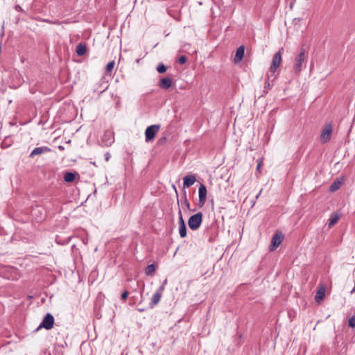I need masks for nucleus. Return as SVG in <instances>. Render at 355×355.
<instances>
[{
  "label": "nucleus",
  "instance_id": "nucleus-29",
  "mask_svg": "<svg viewBox=\"0 0 355 355\" xmlns=\"http://www.w3.org/2000/svg\"><path fill=\"white\" fill-rule=\"evenodd\" d=\"M273 76H270V77L268 76V78H267V80L265 82V87H269L270 86V78H271ZM275 78H273V80Z\"/></svg>",
  "mask_w": 355,
  "mask_h": 355
},
{
  "label": "nucleus",
  "instance_id": "nucleus-5",
  "mask_svg": "<svg viewBox=\"0 0 355 355\" xmlns=\"http://www.w3.org/2000/svg\"><path fill=\"white\" fill-rule=\"evenodd\" d=\"M332 134V126L331 124H327L324 127L322 132L320 134V141L322 143H327L331 139V136Z\"/></svg>",
  "mask_w": 355,
  "mask_h": 355
},
{
  "label": "nucleus",
  "instance_id": "nucleus-14",
  "mask_svg": "<svg viewBox=\"0 0 355 355\" xmlns=\"http://www.w3.org/2000/svg\"><path fill=\"white\" fill-rule=\"evenodd\" d=\"M282 236L279 234H275L272 239V248L276 249L282 243Z\"/></svg>",
  "mask_w": 355,
  "mask_h": 355
},
{
  "label": "nucleus",
  "instance_id": "nucleus-7",
  "mask_svg": "<svg viewBox=\"0 0 355 355\" xmlns=\"http://www.w3.org/2000/svg\"><path fill=\"white\" fill-rule=\"evenodd\" d=\"M164 291V286H159V288L156 291V292L151 297V301L150 302V307L153 308L155 305H157L162 296V293Z\"/></svg>",
  "mask_w": 355,
  "mask_h": 355
},
{
  "label": "nucleus",
  "instance_id": "nucleus-32",
  "mask_svg": "<svg viewBox=\"0 0 355 355\" xmlns=\"http://www.w3.org/2000/svg\"><path fill=\"white\" fill-rule=\"evenodd\" d=\"M110 158V154L109 153H106L105 154V159L107 162Z\"/></svg>",
  "mask_w": 355,
  "mask_h": 355
},
{
  "label": "nucleus",
  "instance_id": "nucleus-19",
  "mask_svg": "<svg viewBox=\"0 0 355 355\" xmlns=\"http://www.w3.org/2000/svg\"><path fill=\"white\" fill-rule=\"evenodd\" d=\"M339 220V216L337 214H333L331 216L329 223V227L334 226Z\"/></svg>",
  "mask_w": 355,
  "mask_h": 355
},
{
  "label": "nucleus",
  "instance_id": "nucleus-30",
  "mask_svg": "<svg viewBox=\"0 0 355 355\" xmlns=\"http://www.w3.org/2000/svg\"><path fill=\"white\" fill-rule=\"evenodd\" d=\"M128 295V291H124L122 294H121V300H125L127 297Z\"/></svg>",
  "mask_w": 355,
  "mask_h": 355
},
{
  "label": "nucleus",
  "instance_id": "nucleus-21",
  "mask_svg": "<svg viewBox=\"0 0 355 355\" xmlns=\"http://www.w3.org/2000/svg\"><path fill=\"white\" fill-rule=\"evenodd\" d=\"M39 21L46 22L50 24H56L60 25L61 24V21L59 20H50L49 19H40Z\"/></svg>",
  "mask_w": 355,
  "mask_h": 355
},
{
  "label": "nucleus",
  "instance_id": "nucleus-1",
  "mask_svg": "<svg viewBox=\"0 0 355 355\" xmlns=\"http://www.w3.org/2000/svg\"><path fill=\"white\" fill-rule=\"evenodd\" d=\"M306 57L304 50H302L294 59L293 69L295 74H299L306 66Z\"/></svg>",
  "mask_w": 355,
  "mask_h": 355
},
{
  "label": "nucleus",
  "instance_id": "nucleus-17",
  "mask_svg": "<svg viewBox=\"0 0 355 355\" xmlns=\"http://www.w3.org/2000/svg\"><path fill=\"white\" fill-rule=\"evenodd\" d=\"M155 270H156L155 265L152 263V264L148 265L146 267V268L145 270V273L146 274V275L152 276L154 275Z\"/></svg>",
  "mask_w": 355,
  "mask_h": 355
},
{
  "label": "nucleus",
  "instance_id": "nucleus-15",
  "mask_svg": "<svg viewBox=\"0 0 355 355\" xmlns=\"http://www.w3.org/2000/svg\"><path fill=\"white\" fill-rule=\"evenodd\" d=\"M325 297V288L324 287H320L315 295V300L318 303H320L324 300Z\"/></svg>",
  "mask_w": 355,
  "mask_h": 355
},
{
  "label": "nucleus",
  "instance_id": "nucleus-33",
  "mask_svg": "<svg viewBox=\"0 0 355 355\" xmlns=\"http://www.w3.org/2000/svg\"><path fill=\"white\" fill-rule=\"evenodd\" d=\"M15 9L17 11H23L22 8L19 6H16Z\"/></svg>",
  "mask_w": 355,
  "mask_h": 355
},
{
  "label": "nucleus",
  "instance_id": "nucleus-23",
  "mask_svg": "<svg viewBox=\"0 0 355 355\" xmlns=\"http://www.w3.org/2000/svg\"><path fill=\"white\" fill-rule=\"evenodd\" d=\"M157 71L160 73H163L166 72V67L164 64L161 63L157 66Z\"/></svg>",
  "mask_w": 355,
  "mask_h": 355
},
{
  "label": "nucleus",
  "instance_id": "nucleus-38",
  "mask_svg": "<svg viewBox=\"0 0 355 355\" xmlns=\"http://www.w3.org/2000/svg\"><path fill=\"white\" fill-rule=\"evenodd\" d=\"M140 312L143 311L144 310L142 309H139Z\"/></svg>",
  "mask_w": 355,
  "mask_h": 355
},
{
  "label": "nucleus",
  "instance_id": "nucleus-28",
  "mask_svg": "<svg viewBox=\"0 0 355 355\" xmlns=\"http://www.w3.org/2000/svg\"><path fill=\"white\" fill-rule=\"evenodd\" d=\"M182 203L184 204L187 209H189L190 203L186 197L183 200H182Z\"/></svg>",
  "mask_w": 355,
  "mask_h": 355
},
{
  "label": "nucleus",
  "instance_id": "nucleus-31",
  "mask_svg": "<svg viewBox=\"0 0 355 355\" xmlns=\"http://www.w3.org/2000/svg\"><path fill=\"white\" fill-rule=\"evenodd\" d=\"M261 164H262V161L261 159H259L256 170H257V171H259V173H260V168L261 166Z\"/></svg>",
  "mask_w": 355,
  "mask_h": 355
},
{
  "label": "nucleus",
  "instance_id": "nucleus-6",
  "mask_svg": "<svg viewBox=\"0 0 355 355\" xmlns=\"http://www.w3.org/2000/svg\"><path fill=\"white\" fill-rule=\"evenodd\" d=\"M54 324V318L51 313H47L44 318L40 328L43 327L47 330L53 328Z\"/></svg>",
  "mask_w": 355,
  "mask_h": 355
},
{
  "label": "nucleus",
  "instance_id": "nucleus-12",
  "mask_svg": "<svg viewBox=\"0 0 355 355\" xmlns=\"http://www.w3.org/2000/svg\"><path fill=\"white\" fill-rule=\"evenodd\" d=\"M50 150V148L46 146L37 147L33 150V151L30 154V157H33L36 155H42Z\"/></svg>",
  "mask_w": 355,
  "mask_h": 355
},
{
  "label": "nucleus",
  "instance_id": "nucleus-8",
  "mask_svg": "<svg viewBox=\"0 0 355 355\" xmlns=\"http://www.w3.org/2000/svg\"><path fill=\"white\" fill-rule=\"evenodd\" d=\"M207 188L203 184H200L198 188L199 206L205 205L207 200Z\"/></svg>",
  "mask_w": 355,
  "mask_h": 355
},
{
  "label": "nucleus",
  "instance_id": "nucleus-26",
  "mask_svg": "<svg viewBox=\"0 0 355 355\" xmlns=\"http://www.w3.org/2000/svg\"><path fill=\"white\" fill-rule=\"evenodd\" d=\"M178 214H179V225H185L181 210H179Z\"/></svg>",
  "mask_w": 355,
  "mask_h": 355
},
{
  "label": "nucleus",
  "instance_id": "nucleus-3",
  "mask_svg": "<svg viewBox=\"0 0 355 355\" xmlns=\"http://www.w3.org/2000/svg\"><path fill=\"white\" fill-rule=\"evenodd\" d=\"M202 221V214L198 212L194 215H192L188 220V225L192 230H197Z\"/></svg>",
  "mask_w": 355,
  "mask_h": 355
},
{
  "label": "nucleus",
  "instance_id": "nucleus-4",
  "mask_svg": "<svg viewBox=\"0 0 355 355\" xmlns=\"http://www.w3.org/2000/svg\"><path fill=\"white\" fill-rule=\"evenodd\" d=\"M159 125H151L148 126L145 131L146 141H151L154 139L157 132L159 131Z\"/></svg>",
  "mask_w": 355,
  "mask_h": 355
},
{
  "label": "nucleus",
  "instance_id": "nucleus-39",
  "mask_svg": "<svg viewBox=\"0 0 355 355\" xmlns=\"http://www.w3.org/2000/svg\"><path fill=\"white\" fill-rule=\"evenodd\" d=\"M106 89H107V86H106L104 89H103V91L105 90Z\"/></svg>",
  "mask_w": 355,
  "mask_h": 355
},
{
  "label": "nucleus",
  "instance_id": "nucleus-11",
  "mask_svg": "<svg viewBox=\"0 0 355 355\" xmlns=\"http://www.w3.org/2000/svg\"><path fill=\"white\" fill-rule=\"evenodd\" d=\"M114 141L113 134L110 131H107L105 132L103 137V142L107 146H110Z\"/></svg>",
  "mask_w": 355,
  "mask_h": 355
},
{
  "label": "nucleus",
  "instance_id": "nucleus-24",
  "mask_svg": "<svg viewBox=\"0 0 355 355\" xmlns=\"http://www.w3.org/2000/svg\"><path fill=\"white\" fill-rule=\"evenodd\" d=\"M114 64H115L114 61H111V62H108L106 66V71L107 73L111 72L114 67Z\"/></svg>",
  "mask_w": 355,
  "mask_h": 355
},
{
  "label": "nucleus",
  "instance_id": "nucleus-34",
  "mask_svg": "<svg viewBox=\"0 0 355 355\" xmlns=\"http://www.w3.org/2000/svg\"><path fill=\"white\" fill-rule=\"evenodd\" d=\"M261 192H262V189H261V190L259 191V193L257 195V196H256V198H257V199L259 197V196L261 195Z\"/></svg>",
  "mask_w": 355,
  "mask_h": 355
},
{
  "label": "nucleus",
  "instance_id": "nucleus-2",
  "mask_svg": "<svg viewBox=\"0 0 355 355\" xmlns=\"http://www.w3.org/2000/svg\"><path fill=\"white\" fill-rule=\"evenodd\" d=\"M282 62V53L280 51H278L276 53L272 60L271 65L270 67L269 71L267 73V76H274V78H275V73L279 67L280 64Z\"/></svg>",
  "mask_w": 355,
  "mask_h": 355
},
{
  "label": "nucleus",
  "instance_id": "nucleus-16",
  "mask_svg": "<svg viewBox=\"0 0 355 355\" xmlns=\"http://www.w3.org/2000/svg\"><path fill=\"white\" fill-rule=\"evenodd\" d=\"M86 51H87V48H86L85 44H84L83 43H80L77 45L76 52L78 55H79V56L83 55L86 53Z\"/></svg>",
  "mask_w": 355,
  "mask_h": 355
},
{
  "label": "nucleus",
  "instance_id": "nucleus-27",
  "mask_svg": "<svg viewBox=\"0 0 355 355\" xmlns=\"http://www.w3.org/2000/svg\"><path fill=\"white\" fill-rule=\"evenodd\" d=\"M187 57L184 55H182L179 58L178 62L180 64H183L187 62Z\"/></svg>",
  "mask_w": 355,
  "mask_h": 355
},
{
  "label": "nucleus",
  "instance_id": "nucleus-9",
  "mask_svg": "<svg viewBox=\"0 0 355 355\" xmlns=\"http://www.w3.org/2000/svg\"><path fill=\"white\" fill-rule=\"evenodd\" d=\"M196 181V176L193 175H189L184 176L183 178V185L184 187H190L192 186Z\"/></svg>",
  "mask_w": 355,
  "mask_h": 355
},
{
  "label": "nucleus",
  "instance_id": "nucleus-36",
  "mask_svg": "<svg viewBox=\"0 0 355 355\" xmlns=\"http://www.w3.org/2000/svg\"><path fill=\"white\" fill-rule=\"evenodd\" d=\"M166 283H167V279H165V280L164 281L163 284H162V286H164L166 284Z\"/></svg>",
  "mask_w": 355,
  "mask_h": 355
},
{
  "label": "nucleus",
  "instance_id": "nucleus-18",
  "mask_svg": "<svg viewBox=\"0 0 355 355\" xmlns=\"http://www.w3.org/2000/svg\"><path fill=\"white\" fill-rule=\"evenodd\" d=\"M76 175L73 173L71 172H66L64 175V180L66 182H72L74 181Z\"/></svg>",
  "mask_w": 355,
  "mask_h": 355
},
{
  "label": "nucleus",
  "instance_id": "nucleus-35",
  "mask_svg": "<svg viewBox=\"0 0 355 355\" xmlns=\"http://www.w3.org/2000/svg\"><path fill=\"white\" fill-rule=\"evenodd\" d=\"M62 23L69 24V23H70V21L69 20H65V21H61V24Z\"/></svg>",
  "mask_w": 355,
  "mask_h": 355
},
{
  "label": "nucleus",
  "instance_id": "nucleus-10",
  "mask_svg": "<svg viewBox=\"0 0 355 355\" xmlns=\"http://www.w3.org/2000/svg\"><path fill=\"white\" fill-rule=\"evenodd\" d=\"M245 48L244 46H240L236 51L235 57L234 61L235 63L241 62L244 56Z\"/></svg>",
  "mask_w": 355,
  "mask_h": 355
},
{
  "label": "nucleus",
  "instance_id": "nucleus-25",
  "mask_svg": "<svg viewBox=\"0 0 355 355\" xmlns=\"http://www.w3.org/2000/svg\"><path fill=\"white\" fill-rule=\"evenodd\" d=\"M348 324H349V327H350L351 328L355 327V315L352 316L349 319Z\"/></svg>",
  "mask_w": 355,
  "mask_h": 355
},
{
  "label": "nucleus",
  "instance_id": "nucleus-37",
  "mask_svg": "<svg viewBox=\"0 0 355 355\" xmlns=\"http://www.w3.org/2000/svg\"><path fill=\"white\" fill-rule=\"evenodd\" d=\"M36 211H37V209H34V210L33 211V215H34V214H35V213Z\"/></svg>",
  "mask_w": 355,
  "mask_h": 355
},
{
  "label": "nucleus",
  "instance_id": "nucleus-22",
  "mask_svg": "<svg viewBox=\"0 0 355 355\" xmlns=\"http://www.w3.org/2000/svg\"><path fill=\"white\" fill-rule=\"evenodd\" d=\"M341 183L340 182H334L331 186H330V191H335L338 190L340 187Z\"/></svg>",
  "mask_w": 355,
  "mask_h": 355
},
{
  "label": "nucleus",
  "instance_id": "nucleus-13",
  "mask_svg": "<svg viewBox=\"0 0 355 355\" xmlns=\"http://www.w3.org/2000/svg\"><path fill=\"white\" fill-rule=\"evenodd\" d=\"M172 85V80L170 78H163L159 80V87L162 89H168Z\"/></svg>",
  "mask_w": 355,
  "mask_h": 355
},
{
  "label": "nucleus",
  "instance_id": "nucleus-20",
  "mask_svg": "<svg viewBox=\"0 0 355 355\" xmlns=\"http://www.w3.org/2000/svg\"><path fill=\"white\" fill-rule=\"evenodd\" d=\"M179 233L182 238L187 236V227L186 225H179Z\"/></svg>",
  "mask_w": 355,
  "mask_h": 355
}]
</instances>
